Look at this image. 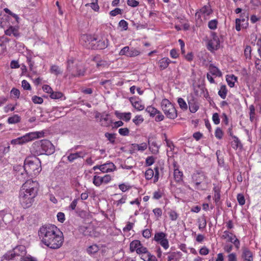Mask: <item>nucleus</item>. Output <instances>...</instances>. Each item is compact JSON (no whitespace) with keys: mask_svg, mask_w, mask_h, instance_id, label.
Masks as SVG:
<instances>
[{"mask_svg":"<svg viewBox=\"0 0 261 261\" xmlns=\"http://www.w3.org/2000/svg\"><path fill=\"white\" fill-rule=\"evenodd\" d=\"M85 154L82 151L77 152L74 153H70L68 156L67 159L69 162H73L74 160L80 158H83Z\"/></svg>","mask_w":261,"mask_h":261,"instance_id":"33","label":"nucleus"},{"mask_svg":"<svg viewBox=\"0 0 261 261\" xmlns=\"http://www.w3.org/2000/svg\"><path fill=\"white\" fill-rule=\"evenodd\" d=\"M31 151L36 155H50L55 152V148L49 140H41L33 143Z\"/></svg>","mask_w":261,"mask_h":261,"instance_id":"3","label":"nucleus"},{"mask_svg":"<svg viewBox=\"0 0 261 261\" xmlns=\"http://www.w3.org/2000/svg\"><path fill=\"white\" fill-rule=\"evenodd\" d=\"M145 177L146 180L153 179V183L155 184L159 179V168L156 166L154 169L149 168L145 172Z\"/></svg>","mask_w":261,"mask_h":261,"instance_id":"14","label":"nucleus"},{"mask_svg":"<svg viewBox=\"0 0 261 261\" xmlns=\"http://www.w3.org/2000/svg\"><path fill=\"white\" fill-rule=\"evenodd\" d=\"M109 40L106 37H102L97 40L96 38V42L94 43L93 49H103L107 48L108 46Z\"/></svg>","mask_w":261,"mask_h":261,"instance_id":"20","label":"nucleus"},{"mask_svg":"<svg viewBox=\"0 0 261 261\" xmlns=\"http://www.w3.org/2000/svg\"><path fill=\"white\" fill-rule=\"evenodd\" d=\"M105 136L108 140L112 144H115L116 143V134H112L109 133H106L105 134Z\"/></svg>","mask_w":261,"mask_h":261,"instance_id":"45","label":"nucleus"},{"mask_svg":"<svg viewBox=\"0 0 261 261\" xmlns=\"http://www.w3.org/2000/svg\"><path fill=\"white\" fill-rule=\"evenodd\" d=\"M188 104L189 110L191 113H195L199 109L198 103L195 101V99L193 98L192 99L188 100Z\"/></svg>","mask_w":261,"mask_h":261,"instance_id":"30","label":"nucleus"},{"mask_svg":"<svg viewBox=\"0 0 261 261\" xmlns=\"http://www.w3.org/2000/svg\"><path fill=\"white\" fill-rule=\"evenodd\" d=\"M168 215L170 218V219L171 221H176L178 218V214L176 213L175 211L171 210L168 212Z\"/></svg>","mask_w":261,"mask_h":261,"instance_id":"53","label":"nucleus"},{"mask_svg":"<svg viewBox=\"0 0 261 261\" xmlns=\"http://www.w3.org/2000/svg\"><path fill=\"white\" fill-rule=\"evenodd\" d=\"M161 108L167 118L174 119L177 117L174 106L168 99L164 98L162 100Z\"/></svg>","mask_w":261,"mask_h":261,"instance_id":"8","label":"nucleus"},{"mask_svg":"<svg viewBox=\"0 0 261 261\" xmlns=\"http://www.w3.org/2000/svg\"><path fill=\"white\" fill-rule=\"evenodd\" d=\"M123 13V10L118 8H116L115 9L111 11L109 13L111 16H115L118 14H122Z\"/></svg>","mask_w":261,"mask_h":261,"instance_id":"55","label":"nucleus"},{"mask_svg":"<svg viewBox=\"0 0 261 261\" xmlns=\"http://www.w3.org/2000/svg\"><path fill=\"white\" fill-rule=\"evenodd\" d=\"M242 258L244 261H253V253L247 247L242 248Z\"/></svg>","mask_w":261,"mask_h":261,"instance_id":"22","label":"nucleus"},{"mask_svg":"<svg viewBox=\"0 0 261 261\" xmlns=\"http://www.w3.org/2000/svg\"><path fill=\"white\" fill-rule=\"evenodd\" d=\"M142 245L140 241L138 240H135L130 242L129 245V250L131 252H133L134 251L137 252L139 247L141 246Z\"/></svg>","mask_w":261,"mask_h":261,"instance_id":"32","label":"nucleus"},{"mask_svg":"<svg viewBox=\"0 0 261 261\" xmlns=\"http://www.w3.org/2000/svg\"><path fill=\"white\" fill-rule=\"evenodd\" d=\"M38 236L42 244L51 249H58L64 241L63 232L55 225L42 226L38 231Z\"/></svg>","mask_w":261,"mask_h":261,"instance_id":"1","label":"nucleus"},{"mask_svg":"<svg viewBox=\"0 0 261 261\" xmlns=\"http://www.w3.org/2000/svg\"><path fill=\"white\" fill-rule=\"evenodd\" d=\"M43 133L41 132H30L29 133H27L23 136L18 138L20 140V143L21 145H22L28 142L31 141L34 139L39 138L43 136Z\"/></svg>","mask_w":261,"mask_h":261,"instance_id":"13","label":"nucleus"},{"mask_svg":"<svg viewBox=\"0 0 261 261\" xmlns=\"http://www.w3.org/2000/svg\"><path fill=\"white\" fill-rule=\"evenodd\" d=\"M164 196V190L161 189H158L153 192L152 198L154 200H159Z\"/></svg>","mask_w":261,"mask_h":261,"instance_id":"34","label":"nucleus"},{"mask_svg":"<svg viewBox=\"0 0 261 261\" xmlns=\"http://www.w3.org/2000/svg\"><path fill=\"white\" fill-rule=\"evenodd\" d=\"M119 134L122 136H127L129 135V130L127 127L120 128L118 130Z\"/></svg>","mask_w":261,"mask_h":261,"instance_id":"57","label":"nucleus"},{"mask_svg":"<svg viewBox=\"0 0 261 261\" xmlns=\"http://www.w3.org/2000/svg\"><path fill=\"white\" fill-rule=\"evenodd\" d=\"M145 111L149 114L151 117H154L158 114L159 110L152 106H149L147 107Z\"/></svg>","mask_w":261,"mask_h":261,"instance_id":"39","label":"nucleus"},{"mask_svg":"<svg viewBox=\"0 0 261 261\" xmlns=\"http://www.w3.org/2000/svg\"><path fill=\"white\" fill-rule=\"evenodd\" d=\"M133 146H134V148L136 150H138V151H144V150H145L147 147H148V145L146 143H145V142H143V143H142L141 144H133Z\"/></svg>","mask_w":261,"mask_h":261,"instance_id":"42","label":"nucleus"},{"mask_svg":"<svg viewBox=\"0 0 261 261\" xmlns=\"http://www.w3.org/2000/svg\"><path fill=\"white\" fill-rule=\"evenodd\" d=\"M99 250V246L96 244H93L87 248L86 252L89 255L93 256L95 255Z\"/></svg>","mask_w":261,"mask_h":261,"instance_id":"27","label":"nucleus"},{"mask_svg":"<svg viewBox=\"0 0 261 261\" xmlns=\"http://www.w3.org/2000/svg\"><path fill=\"white\" fill-rule=\"evenodd\" d=\"M238 202L241 205H243L245 203L244 196L242 194H239L237 197Z\"/></svg>","mask_w":261,"mask_h":261,"instance_id":"61","label":"nucleus"},{"mask_svg":"<svg viewBox=\"0 0 261 261\" xmlns=\"http://www.w3.org/2000/svg\"><path fill=\"white\" fill-rule=\"evenodd\" d=\"M221 238L226 240L227 242L232 243L237 249H239L240 246V242L236 237V236L231 232L225 230Z\"/></svg>","mask_w":261,"mask_h":261,"instance_id":"12","label":"nucleus"},{"mask_svg":"<svg viewBox=\"0 0 261 261\" xmlns=\"http://www.w3.org/2000/svg\"><path fill=\"white\" fill-rule=\"evenodd\" d=\"M192 181L194 187L198 190H205L209 184L206 174L200 170L196 171L192 175Z\"/></svg>","mask_w":261,"mask_h":261,"instance_id":"7","label":"nucleus"},{"mask_svg":"<svg viewBox=\"0 0 261 261\" xmlns=\"http://www.w3.org/2000/svg\"><path fill=\"white\" fill-rule=\"evenodd\" d=\"M128 22L123 19L121 20L119 22V26L123 31H126L128 29Z\"/></svg>","mask_w":261,"mask_h":261,"instance_id":"56","label":"nucleus"},{"mask_svg":"<svg viewBox=\"0 0 261 261\" xmlns=\"http://www.w3.org/2000/svg\"><path fill=\"white\" fill-rule=\"evenodd\" d=\"M249 116H250V120L251 122H253L255 119V107L253 105H251L249 106Z\"/></svg>","mask_w":261,"mask_h":261,"instance_id":"49","label":"nucleus"},{"mask_svg":"<svg viewBox=\"0 0 261 261\" xmlns=\"http://www.w3.org/2000/svg\"><path fill=\"white\" fill-rule=\"evenodd\" d=\"M251 48L250 46H246L244 50V55L246 59H250L251 58Z\"/></svg>","mask_w":261,"mask_h":261,"instance_id":"62","label":"nucleus"},{"mask_svg":"<svg viewBox=\"0 0 261 261\" xmlns=\"http://www.w3.org/2000/svg\"><path fill=\"white\" fill-rule=\"evenodd\" d=\"M93 61L96 62V67L98 68H103L107 67L109 64L107 61L103 60H98V57H95L93 58Z\"/></svg>","mask_w":261,"mask_h":261,"instance_id":"37","label":"nucleus"},{"mask_svg":"<svg viewBox=\"0 0 261 261\" xmlns=\"http://www.w3.org/2000/svg\"><path fill=\"white\" fill-rule=\"evenodd\" d=\"M74 60L71 58L67 60V70L71 77L80 76L84 75L85 71L82 69L81 66L76 64L74 66Z\"/></svg>","mask_w":261,"mask_h":261,"instance_id":"9","label":"nucleus"},{"mask_svg":"<svg viewBox=\"0 0 261 261\" xmlns=\"http://www.w3.org/2000/svg\"><path fill=\"white\" fill-rule=\"evenodd\" d=\"M63 96V94L61 92H54L52 91L50 95H49V97L51 99H60Z\"/></svg>","mask_w":261,"mask_h":261,"instance_id":"52","label":"nucleus"},{"mask_svg":"<svg viewBox=\"0 0 261 261\" xmlns=\"http://www.w3.org/2000/svg\"><path fill=\"white\" fill-rule=\"evenodd\" d=\"M218 23L217 19L211 20L208 23V27L211 30H215L217 28Z\"/></svg>","mask_w":261,"mask_h":261,"instance_id":"51","label":"nucleus"},{"mask_svg":"<svg viewBox=\"0 0 261 261\" xmlns=\"http://www.w3.org/2000/svg\"><path fill=\"white\" fill-rule=\"evenodd\" d=\"M20 117L17 114H15L8 118L7 122L9 124H15L20 121Z\"/></svg>","mask_w":261,"mask_h":261,"instance_id":"40","label":"nucleus"},{"mask_svg":"<svg viewBox=\"0 0 261 261\" xmlns=\"http://www.w3.org/2000/svg\"><path fill=\"white\" fill-rule=\"evenodd\" d=\"M115 115L118 119H122L126 122L128 121L131 118V113L130 112L121 113L118 111H116Z\"/></svg>","mask_w":261,"mask_h":261,"instance_id":"28","label":"nucleus"},{"mask_svg":"<svg viewBox=\"0 0 261 261\" xmlns=\"http://www.w3.org/2000/svg\"><path fill=\"white\" fill-rule=\"evenodd\" d=\"M237 77L233 74L227 75L226 78L227 84L230 88L234 86V84L237 82Z\"/></svg>","mask_w":261,"mask_h":261,"instance_id":"36","label":"nucleus"},{"mask_svg":"<svg viewBox=\"0 0 261 261\" xmlns=\"http://www.w3.org/2000/svg\"><path fill=\"white\" fill-rule=\"evenodd\" d=\"M39 188L38 181L31 179L27 180L22 185L19 191L18 201L22 208H29L33 205Z\"/></svg>","mask_w":261,"mask_h":261,"instance_id":"2","label":"nucleus"},{"mask_svg":"<svg viewBox=\"0 0 261 261\" xmlns=\"http://www.w3.org/2000/svg\"><path fill=\"white\" fill-rule=\"evenodd\" d=\"M224 135L223 132L220 127H217L215 132V136L216 138L219 140L222 139Z\"/></svg>","mask_w":261,"mask_h":261,"instance_id":"54","label":"nucleus"},{"mask_svg":"<svg viewBox=\"0 0 261 261\" xmlns=\"http://www.w3.org/2000/svg\"><path fill=\"white\" fill-rule=\"evenodd\" d=\"M129 101L134 108L137 111H141L144 109L145 107L142 101L137 97H132L129 98Z\"/></svg>","mask_w":261,"mask_h":261,"instance_id":"19","label":"nucleus"},{"mask_svg":"<svg viewBox=\"0 0 261 261\" xmlns=\"http://www.w3.org/2000/svg\"><path fill=\"white\" fill-rule=\"evenodd\" d=\"M96 41V37L94 35L90 34H83L80 38L81 44L88 49H93Z\"/></svg>","mask_w":261,"mask_h":261,"instance_id":"10","label":"nucleus"},{"mask_svg":"<svg viewBox=\"0 0 261 261\" xmlns=\"http://www.w3.org/2000/svg\"><path fill=\"white\" fill-rule=\"evenodd\" d=\"M174 178L176 182H180L183 180V172L178 169V167L174 164Z\"/></svg>","mask_w":261,"mask_h":261,"instance_id":"25","label":"nucleus"},{"mask_svg":"<svg viewBox=\"0 0 261 261\" xmlns=\"http://www.w3.org/2000/svg\"><path fill=\"white\" fill-rule=\"evenodd\" d=\"M177 102L179 107L183 110H186L188 109V106L185 100L182 98H178Z\"/></svg>","mask_w":261,"mask_h":261,"instance_id":"50","label":"nucleus"},{"mask_svg":"<svg viewBox=\"0 0 261 261\" xmlns=\"http://www.w3.org/2000/svg\"><path fill=\"white\" fill-rule=\"evenodd\" d=\"M210 73L212 75L218 77H221L222 75L221 71L216 66L211 64L209 66Z\"/></svg>","mask_w":261,"mask_h":261,"instance_id":"35","label":"nucleus"},{"mask_svg":"<svg viewBox=\"0 0 261 261\" xmlns=\"http://www.w3.org/2000/svg\"><path fill=\"white\" fill-rule=\"evenodd\" d=\"M212 39H211L207 43V49L211 51L217 50L220 47V40L218 36L215 32L211 33Z\"/></svg>","mask_w":261,"mask_h":261,"instance_id":"15","label":"nucleus"},{"mask_svg":"<svg viewBox=\"0 0 261 261\" xmlns=\"http://www.w3.org/2000/svg\"><path fill=\"white\" fill-rule=\"evenodd\" d=\"M27 249L23 245H18L8 251L2 257L1 261H22L27 254Z\"/></svg>","mask_w":261,"mask_h":261,"instance_id":"5","label":"nucleus"},{"mask_svg":"<svg viewBox=\"0 0 261 261\" xmlns=\"http://www.w3.org/2000/svg\"><path fill=\"white\" fill-rule=\"evenodd\" d=\"M213 191L214 192L213 199L216 203H217L220 201V200L221 187L218 185H215L214 184Z\"/></svg>","mask_w":261,"mask_h":261,"instance_id":"29","label":"nucleus"},{"mask_svg":"<svg viewBox=\"0 0 261 261\" xmlns=\"http://www.w3.org/2000/svg\"><path fill=\"white\" fill-rule=\"evenodd\" d=\"M86 6H90L95 12H98L99 10V7L98 5V0H92V3L87 4Z\"/></svg>","mask_w":261,"mask_h":261,"instance_id":"46","label":"nucleus"},{"mask_svg":"<svg viewBox=\"0 0 261 261\" xmlns=\"http://www.w3.org/2000/svg\"><path fill=\"white\" fill-rule=\"evenodd\" d=\"M245 14L242 13L240 15V18H236L235 20L236 30L237 31H240L241 29V23L242 22V26L244 28H246L248 25V15L245 17Z\"/></svg>","mask_w":261,"mask_h":261,"instance_id":"18","label":"nucleus"},{"mask_svg":"<svg viewBox=\"0 0 261 261\" xmlns=\"http://www.w3.org/2000/svg\"><path fill=\"white\" fill-rule=\"evenodd\" d=\"M175 63V61H172L168 57H164L158 62L159 67L161 70L166 69L170 63Z\"/></svg>","mask_w":261,"mask_h":261,"instance_id":"24","label":"nucleus"},{"mask_svg":"<svg viewBox=\"0 0 261 261\" xmlns=\"http://www.w3.org/2000/svg\"><path fill=\"white\" fill-rule=\"evenodd\" d=\"M152 212L158 219L161 217L163 214L162 210L159 207L154 208Z\"/></svg>","mask_w":261,"mask_h":261,"instance_id":"60","label":"nucleus"},{"mask_svg":"<svg viewBox=\"0 0 261 261\" xmlns=\"http://www.w3.org/2000/svg\"><path fill=\"white\" fill-rule=\"evenodd\" d=\"M155 158L152 156H148L145 160V164L147 166H150L154 164Z\"/></svg>","mask_w":261,"mask_h":261,"instance_id":"63","label":"nucleus"},{"mask_svg":"<svg viewBox=\"0 0 261 261\" xmlns=\"http://www.w3.org/2000/svg\"><path fill=\"white\" fill-rule=\"evenodd\" d=\"M153 240L164 249L167 250L169 248V243L166 233L162 231L155 232Z\"/></svg>","mask_w":261,"mask_h":261,"instance_id":"11","label":"nucleus"},{"mask_svg":"<svg viewBox=\"0 0 261 261\" xmlns=\"http://www.w3.org/2000/svg\"><path fill=\"white\" fill-rule=\"evenodd\" d=\"M147 145L152 153L156 154L159 153L160 145L158 144L155 140L153 139H149Z\"/></svg>","mask_w":261,"mask_h":261,"instance_id":"21","label":"nucleus"},{"mask_svg":"<svg viewBox=\"0 0 261 261\" xmlns=\"http://www.w3.org/2000/svg\"><path fill=\"white\" fill-rule=\"evenodd\" d=\"M213 10L210 5H205L202 7L199 11H197L195 16L198 18L202 16L206 20L209 18V16L213 13Z\"/></svg>","mask_w":261,"mask_h":261,"instance_id":"17","label":"nucleus"},{"mask_svg":"<svg viewBox=\"0 0 261 261\" xmlns=\"http://www.w3.org/2000/svg\"><path fill=\"white\" fill-rule=\"evenodd\" d=\"M11 18L8 16L0 17V27L5 29V34L7 36H13L15 37L19 36V27L18 24L10 23Z\"/></svg>","mask_w":261,"mask_h":261,"instance_id":"6","label":"nucleus"},{"mask_svg":"<svg viewBox=\"0 0 261 261\" xmlns=\"http://www.w3.org/2000/svg\"><path fill=\"white\" fill-rule=\"evenodd\" d=\"M144 121V118L141 115H136L133 119V122L137 126Z\"/></svg>","mask_w":261,"mask_h":261,"instance_id":"48","label":"nucleus"},{"mask_svg":"<svg viewBox=\"0 0 261 261\" xmlns=\"http://www.w3.org/2000/svg\"><path fill=\"white\" fill-rule=\"evenodd\" d=\"M100 171L102 173H108L112 172L116 170V166L114 163L112 162L106 163L101 165L100 167Z\"/></svg>","mask_w":261,"mask_h":261,"instance_id":"23","label":"nucleus"},{"mask_svg":"<svg viewBox=\"0 0 261 261\" xmlns=\"http://www.w3.org/2000/svg\"><path fill=\"white\" fill-rule=\"evenodd\" d=\"M179 54L175 48H173L170 51V56L173 59H177L179 57Z\"/></svg>","mask_w":261,"mask_h":261,"instance_id":"59","label":"nucleus"},{"mask_svg":"<svg viewBox=\"0 0 261 261\" xmlns=\"http://www.w3.org/2000/svg\"><path fill=\"white\" fill-rule=\"evenodd\" d=\"M227 89L226 85H223L220 87V89L218 91V95L222 99H225L227 94Z\"/></svg>","mask_w":261,"mask_h":261,"instance_id":"41","label":"nucleus"},{"mask_svg":"<svg viewBox=\"0 0 261 261\" xmlns=\"http://www.w3.org/2000/svg\"><path fill=\"white\" fill-rule=\"evenodd\" d=\"M13 168L17 176L21 175L22 178H25L27 177L24 164L23 166L20 165H15L14 166Z\"/></svg>","mask_w":261,"mask_h":261,"instance_id":"26","label":"nucleus"},{"mask_svg":"<svg viewBox=\"0 0 261 261\" xmlns=\"http://www.w3.org/2000/svg\"><path fill=\"white\" fill-rule=\"evenodd\" d=\"M141 52L137 49L126 46L122 48L119 52V55L126 56L128 57H135L139 56Z\"/></svg>","mask_w":261,"mask_h":261,"instance_id":"16","label":"nucleus"},{"mask_svg":"<svg viewBox=\"0 0 261 261\" xmlns=\"http://www.w3.org/2000/svg\"><path fill=\"white\" fill-rule=\"evenodd\" d=\"M232 138L233 139V141L231 142V146L234 149H237L240 146H242L241 143L239 139V138L236 136H232Z\"/></svg>","mask_w":261,"mask_h":261,"instance_id":"44","label":"nucleus"},{"mask_svg":"<svg viewBox=\"0 0 261 261\" xmlns=\"http://www.w3.org/2000/svg\"><path fill=\"white\" fill-rule=\"evenodd\" d=\"M153 258H155V257L154 255H151L148 250L147 253L141 254V258L144 261H152Z\"/></svg>","mask_w":261,"mask_h":261,"instance_id":"43","label":"nucleus"},{"mask_svg":"<svg viewBox=\"0 0 261 261\" xmlns=\"http://www.w3.org/2000/svg\"><path fill=\"white\" fill-rule=\"evenodd\" d=\"M50 72L51 73L54 74L56 75H58L60 74H61L62 72L61 71L59 66L56 65H53L51 66L50 68Z\"/></svg>","mask_w":261,"mask_h":261,"instance_id":"47","label":"nucleus"},{"mask_svg":"<svg viewBox=\"0 0 261 261\" xmlns=\"http://www.w3.org/2000/svg\"><path fill=\"white\" fill-rule=\"evenodd\" d=\"M109 114H107L105 116L101 115L100 118V125L102 126L108 127L112 123V120H109Z\"/></svg>","mask_w":261,"mask_h":261,"instance_id":"31","label":"nucleus"},{"mask_svg":"<svg viewBox=\"0 0 261 261\" xmlns=\"http://www.w3.org/2000/svg\"><path fill=\"white\" fill-rule=\"evenodd\" d=\"M22 261H38L37 259L31 255H26Z\"/></svg>","mask_w":261,"mask_h":261,"instance_id":"64","label":"nucleus"},{"mask_svg":"<svg viewBox=\"0 0 261 261\" xmlns=\"http://www.w3.org/2000/svg\"><path fill=\"white\" fill-rule=\"evenodd\" d=\"M92 182L96 187H100L102 184H104L102 176H100L97 175L93 176Z\"/></svg>","mask_w":261,"mask_h":261,"instance_id":"38","label":"nucleus"},{"mask_svg":"<svg viewBox=\"0 0 261 261\" xmlns=\"http://www.w3.org/2000/svg\"><path fill=\"white\" fill-rule=\"evenodd\" d=\"M27 177L36 176L42 170L41 161L37 158L28 157L24 161Z\"/></svg>","mask_w":261,"mask_h":261,"instance_id":"4","label":"nucleus"},{"mask_svg":"<svg viewBox=\"0 0 261 261\" xmlns=\"http://www.w3.org/2000/svg\"><path fill=\"white\" fill-rule=\"evenodd\" d=\"M32 101L35 104H41L43 102V99L36 95L33 96L32 98Z\"/></svg>","mask_w":261,"mask_h":261,"instance_id":"58","label":"nucleus"}]
</instances>
